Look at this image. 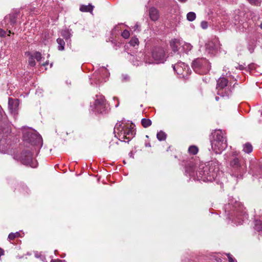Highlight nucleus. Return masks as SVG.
I'll list each match as a JSON object with an SVG mask.
<instances>
[{
    "label": "nucleus",
    "instance_id": "obj_15",
    "mask_svg": "<svg viewBox=\"0 0 262 262\" xmlns=\"http://www.w3.org/2000/svg\"><path fill=\"white\" fill-rule=\"evenodd\" d=\"M94 8V6L91 4L88 5H82L80 7V10L82 12H89L92 13Z\"/></svg>",
    "mask_w": 262,
    "mask_h": 262
},
{
    "label": "nucleus",
    "instance_id": "obj_34",
    "mask_svg": "<svg viewBox=\"0 0 262 262\" xmlns=\"http://www.w3.org/2000/svg\"><path fill=\"white\" fill-rule=\"evenodd\" d=\"M37 61H40L42 58L41 54L39 52H35L33 55Z\"/></svg>",
    "mask_w": 262,
    "mask_h": 262
},
{
    "label": "nucleus",
    "instance_id": "obj_53",
    "mask_svg": "<svg viewBox=\"0 0 262 262\" xmlns=\"http://www.w3.org/2000/svg\"><path fill=\"white\" fill-rule=\"evenodd\" d=\"M59 262H61L62 261L61 260H58Z\"/></svg>",
    "mask_w": 262,
    "mask_h": 262
},
{
    "label": "nucleus",
    "instance_id": "obj_25",
    "mask_svg": "<svg viewBox=\"0 0 262 262\" xmlns=\"http://www.w3.org/2000/svg\"><path fill=\"white\" fill-rule=\"evenodd\" d=\"M230 165L232 167L237 168L241 167L238 159L235 158L232 161H231L230 162Z\"/></svg>",
    "mask_w": 262,
    "mask_h": 262
},
{
    "label": "nucleus",
    "instance_id": "obj_28",
    "mask_svg": "<svg viewBox=\"0 0 262 262\" xmlns=\"http://www.w3.org/2000/svg\"><path fill=\"white\" fill-rule=\"evenodd\" d=\"M129 43L130 45V46L135 47L136 45H138L139 43L138 39L136 37H132Z\"/></svg>",
    "mask_w": 262,
    "mask_h": 262
},
{
    "label": "nucleus",
    "instance_id": "obj_52",
    "mask_svg": "<svg viewBox=\"0 0 262 262\" xmlns=\"http://www.w3.org/2000/svg\"><path fill=\"white\" fill-rule=\"evenodd\" d=\"M244 146V150H245V148H246V144L243 145Z\"/></svg>",
    "mask_w": 262,
    "mask_h": 262
},
{
    "label": "nucleus",
    "instance_id": "obj_12",
    "mask_svg": "<svg viewBox=\"0 0 262 262\" xmlns=\"http://www.w3.org/2000/svg\"><path fill=\"white\" fill-rule=\"evenodd\" d=\"M208 170V168L207 167H203L202 169L200 168L199 170L196 171L198 177L201 178V179L206 178L209 174Z\"/></svg>",
    "mask_w": 262,
    "mask_h": 262
},
{
    "label": "nucleus",
    "instance_id": "obj_3",
    "mask_svg": "<svg viewBox=\"0 0 262 262\" xmlns=\"http://www.w3.org/2000/svg\"><path fill=\"white\" fill-rule=\"evenodd\" d=\"M152 58L158 62L163 63L166 60L165 52L163 48L155 47L152 51Z\"/></svg>",
    "mask_w": 262,
    "mask_h": 262
},
{
    "label": "nucleus",
    "instance_id": "obj_49",
    "mask_svg": "<svg viewBox=\"0 0 262 262\" xmlns=\"http://www.w3.org/2000/svg\"><path fill=\"white\" fill-rule=\"evenodd\" d=\"M180 2H182V3H185L186 2L187 0H179Z\"/></svg>",
    "mask_w": 262,
    "mask_h": 262
},
{
    "label": "nucleus",
    "instance_id": "obj_40",
    "mask_svg": "<svg viewBox=\"0 0 262 262\" xmlns=\"http://www.w3.org/2000/svg\"><path fill=\"white\" fill-rule=\"evenodd\" d=\"M226 255L228 257L229 262H234V259L232 258V255L230 253L226 254Z\"/></svg>",
    "mask_w": 262,
    "mask_h": 262
},
{
    "label": "nucleus",
    "instance_id": "obj_7",
    "mask_svg": "<svg viewBox=\"0 0 262 262\" xmlns=\"http://www.w3.org/2000/svg\"><path fill=\"white\" fill-rule=\"evenodd\" d=\"M0 130L6 136L11 133V126L7 118L4 119L0 123Z\"/></svg>",
    "mask_w": 262,
    "mask_h": 262
},
{
    "label": "nucleus",
    "instance_id": "obj_32",
    "mask_svg": "<svg viewBox=\"0 0 262 262\" xmlns=\"http://www.w3.org/2000/svg\"><path fill=\"white\" fill-rule=\"evenodd\" d=\"M6 118H7L6 114L0 105V123H1L2 120H4V119Z\"/></svg>",
    "mask_w": 262,
    "mask_h": 262
},
{
    "label": "nucleus",
    "instance_id": "obj_4",
    "mask_svg": "<svg viewBox=\"0 0 262 262\" xmlns=\"http://www.w3.org/2000/svg\"><path fill=\"white\" fill-rule=\"evenodd\" d=\"M207 64V61L204 58H196L194 59L191 64V67L195 73L202 74L203 69Z\"/></svg>",
    "mask_w": 262,
    "mask_h": 262
},
{
    "label": "nucleus",
    "instance_id": "obj_38",
    "mask_svg": "<svg viewBox=\"0 0 262 262\" xmlns=\"http://www.w3.org/2000/svg\"><path fill=\"white\" fill-rule=\"evenodd\" d=\"M253 147L249 143H247V153L249 154L252 151Z\"/></svg>",
    "mask_w": 262,
    "mask_h": 262
},
{
    "label": "nucleus",
    "instance_id": "obj_27",
    "mask_svg": "<svg viewBox=\"0 0 262 262\" xmlns=\"http://www.w3.org/2000/svg\"><path fill=\"white\" fill-rule=\"evenodd\" d=\"M20 235V234L18 232H16L15 233H11L8 235V238L10 240H13L16 237H19Z\"/></svg>",
    "mask_w": 262,
    "mask_h": 262
},
{
    "label": "nucleus",
    "instance_id": "obj_26",
    "mask_svg": "<svg viewBox=\"0 0 262 262\" xmlns=\"http://www.w3.org/2000/svg\"><path fill=\"white\" fill-rule=\"evenodd\" d=\"M17 13H14L10 16V21L11 25L14 26L16 24V19L17 17Z\"/></svg>",
    "mask_w": 262,
    "mask_h": 262
},
{
    "label": "nucleus",
    "instance_id": "obj_37",
    "mask_svg": "<svg viewBox=\"0 0 262 262\" xmlns=\"http://www.w3.org/2000/svg\"><path fill=\"white\" fill-rule=\"evenodd\" d=\"M250 4L255 6H258L260 4L261 0H248Z\"/></svg>",
    "mask_w": 262,
    "mask_h": 262
},
{
    "label": "nucleus",
    "instance_id": "obj_19",
    "mask_svg": "<svg viewBox=\"0 0 262 262\" xmlns=\"http://www.w3.org/2000/svg\"><path fill=\"white\" fill-rule=\"evenodd\" d=\"M57 42L58 44V49L62 51L64 49L65 42L63 39L58 38L57 39Z\"/></svg>",
    "mask_w": 262,
    "mask_h": 262
},
{
    "label": "nucleus",
    "instance_id": "obj_42",
    "mask_svg": "<svg viewBox=\"0 0 262 262\" xmlns=\"http://www.w3.org/2000/svg\"><path fill=\"white\" fill-rule=\"evenodd\" d=\"M129 77L128 75H124V76H123V80L124 81H128V80H129Z\"/></svg>",
    "mask_w": 262,
    "mask_h": 262
},
{
    "label": "nucleus",
    "instance_id": "obj_51",
    "mask_svg": "<svg viewBox=\"0 0 262 262\" xmlns=\"http://www.w3.org/2000/svg\"><path fill=\"white\" fill-rule=\"evenodd\" d=\"M260 28L262 29V22L261 23L260 25H259Z\"/></svg>",
    "mask_w": 262,
    "mask_h": 262
},
{
    "label": "nucleus",
    "instance_id": "obj_30",
    "mask_svg": "<svg viewBox=\"0 0 262 262\" xmlns=\"http://www.w3.org/2000/svg\"><path fill=\"white\" fill-rule=\"evenodd\" d=\"M256 65L254 63H250L248 65V70L250 74H253L254 71L256 69Z\"/></svg>",
    "mask_w": 262,
    "mask_h": 262
},
{
    "label": "nucleus",
    "instance_id": "obj_44",
    "mask_svg": "<svg viewBox=\"0 0 262 262\" xmlns=\"http://www.w3.org/2000/svg\"><path fill=\"white\" fill-rule=\"evenodd\" d=\"M240 70H242L244 69V67L243 65H238Z\"/></svg>",
    "mask_w": 262,
    "mask_h": 262
},
{
    "label": "nucleus",
    "instance_id": "obj_41",
    "mask_svg": "<svg viewBox=\"0 0 262 262\" xmlns=\"http://www.w3.org/2000/svg\"><path fill=\"white\" fill-rule=\"evenodd\" d=\"M6 32L3 29L0 28V36L4 37L5 36Z\"/></svg>",
    "mask_w": 262,
    "mask_h": 262
},
{
    "label": "nucleus",
    "instance_id": "obj_16",
    "mask_svg": "<svg viewBox=\"0 0 262 262\" xmlns=\"http://www.w3.org/2000/svg\"><path fill=\"white\" fill-rule=\"evenodd\" d=\"M256 40L255 39H253L252 40L249 41L248 50L251 53L254 52V48L256 46Z\"/></svg>",
    "mask_w": 262,
    "mask_h": 262
},
{
    "label": "nucleus",
    "instance_id": "obj_6",
    "mask_svg": "<svg viewBox=\"0 0 262 262\" xmlns=\"http://www.w3.org/2000/svg\"><path fill=\"white\" fill-rule=\"evenodd\" d=\"M213 136V141L211 140L212 145L214 144L215 146H217L219 147H222V148L225 147L226 146V143H224V138L221 133H215L214 134H212Z\"/></svg>",
    "mask_w": 262,
    "mask_h": 262
},
{
    "label": "nucleus",
    "instance_id": "obj_36",
    "mask_svg": "<svg viewBox=\"0 0 262 262\" xmlns=\"http://www.w3.org/2000/svg\"><path fill=\"white\" fill-rule=\"evenodd\" d=\"M236 221L239 224H243L244 222V217L243 215H237L236 216Z\"/></svg>",
    "mask_w": 262,
    "mask_h": 262
},
{
    "label": "nucleus",
    "instance_id": "obj_24",
    "mask_svg": "<svg viewBox=\"0 0 262 262\" xmlns=\"http://www.w3.org/2000/svg\"><path fill=\"white\" fill-rule=\"evenodd\" d=\"M198 148L194 145H191L189 147L188 151L192 155H195L198 152Z\"/></svg>",
    "mask_w": 262,
    "mask_h": 262
},
{
    "label": "nucleus",
    "instance_id": "obj_22",
    "mask_svg": "<svg viewBox=\"0 0 262 262\" xmlns=\"http://www.w3.org/2000/svg\"><path fill=\"white\" fill-rule=\"evenodd\" d=\"M196 18V14L193 12H190L187 14V19L189 21H193Z\"/></svg>",
    "mask_w": 262,
    "mask_h": 262
},
{
    "label": "nucleus",
    "instance_id": "obj_46",
    "mask_svg": "<svg viewBox=\"0 0 262 262\" xmlns=\"http://www.w3.org/2000/svg\"><path fill=\"white\" fill-rule=\"evenodd\" d=\"M48 64H49V61H47L45 63H42V66H46L48 65Z\"/></svg>",
    "mask_w": 262,
    "mask_h": 262
},
{
    "label": "nucleus",
    "instance_id": "obj_18",
    "mask_svg": "<svg viewBox=\"0 0 262 262\" xmlns=\"http://www.w3.org/2000/svg\"><path fill=\"white\" fill-rule=\"evenodd\" d=\"M167 135L162 130L158 132L157 134V138L159 141H164L166 140Z\"/></svg>",
    "mask_w": 262,
    "mask_h": 262
},
{
    "label": "nucleus",
    "instance_id": "obj_1",
    "mask_svg": "<svg viewBox=\"0 0 262 262\" xmlns=\"http://www.w3.org/2000/svg\"><path fill=\"white\" fill-rule=\"evenodd\" d=\"M15 158L23 164L32 168H36L38 166L37 161L33 158L32 153L29 150H23L19 155H15Z\"/></svg>",
    "mask_w": 262,
    "mask_h": 262
},
{
    "label": "nucleus",
    "instance_id": "obj_14",
    "mask_svg": "<svg viewBox=\"0 0 262 262\" xmlns=\"http://www.w3.org/2000/svg\"><path fill=\"white\" fill-rule=\"evenodd\" d=\"M195 166L192 162H190L185 166V172L191 176L195 170Z\"/></svg>",
    "mask_w": 262,
    "mask_h": 262
},
{
    "label": "nucleus",
    "instance_id": "obj_33",
    "mask_svg": "<svg viewBox=\"0 0 262 262\" xmlns=\"http://www.w3.org/2000/svg\"><path fill=\"white\" fill-rule=\"evenodd\" d=\"M29 64L31 67H34L36 64L35 61L34 60V57L33 55H31L28 60Z\"/></svg>",
    "mask_w": 262,
    "mask_h": 262
},
{
    "label": "nucleus",
    "instance_id": "obj_2",
    "mask_svg": "<svg viewBox=\"0 0 262 262\" xmlns=\"http://www.w3.org/2000/svg\"><path fill=\"white\" fill-rule=\"evenodd\" d=\"M24 141L33 146H40L42 145V140L41 136L34 131L26 132L23 136Z\"/></svg>",
    "mask_w": 262,
    "mask_h": 262
},
{
    "label": "nucleus",
    "instance_id": "obj_13",
    "mask_svg": "<svg viewBox=\"0 0 262 262\" xmlns=\"http://www.w3.org/2000/svg\"><path fill=\"white\" fill-rule=\"evenodd\" d=\"M228 80L225 78H220L217 81L216 89L219 90H223L225 88L228 83Z\"/></svg>",
    "mask_w": 262,
    "mask_h": 262
},
{
    "label": "nucleus",
    "instance_id": "obj_11",
    "mask_svg": "<svg viewBox=\"0 0 262 262\" xmlns=\"http://www.w3.org/2000/svg\"><path fill=\"white\" fill-rule=\"evenodd\" d=\"M185 63L181 61L178 62L175 64H172L173 70L177 72L178 74H182V72L183 71V69L185 68Z\"/></svg>",
    "mask_w": 262,
    "mask_h": 262
},
{
    "label": "nucleus",
    "instance_id": "obj_54",
    "mask_svg": "<svg viewBox=\"0 0 262 262\" xmlns=\"http://www.w3.org/2000/svg\"><path fill=\"white\" fill-rule=\"evenodd\" d=\"M146 138H148V136L146 135Z\"/></svg>",
    "mask_w": 262,
    "mask_h": 262
},
{
    "label": "nucleus",
    "instance_id": "obj_45",
    "mask_svg": "<svg viewBox=\"0 0 262 262\" xmlns=\"http://www.w3.org/2000/svg\"><path fill=\"white\" fill-rule=\"evenodd\" d=\"M243 174H238L237 176V178L238 179H239V178L243 179Z\"/></svg>",
    "mask_w": 262,
    "mask_h": 262
},
{
    "label": "nucleus",
    "instance_id": "obj_5",
    "mask_svg": "<svg viewBox=\"0 0 262 262\" xmlns=\"http://www.w3.org/2000/svg\"><path fill=\"white\" fill-rule=\"evenodd\" d=\"M92 110L99 114L106 113V109L104 98H100L97 99L95 101L94 106Z\"/></svg>",
    "mask_w": 262,
    "mask_h": 262
},
{
    "label": "nucleus",
    "instance_id": "obj_23",
    "mask_svg": "<svg viewBox=\"0 0 262 262\" xmlns=\"http://www.w3.org/2000/svg\"><path fill=\"white\" fill-rule=\"evenodd\" d=\"M206 47L209 51H214L216 49V46L213 42H209L206 45Z\"/></svg>",
    "mask_w": 262,
    "mask_h": 262
},
{
    "label": "nucleus",
    "instance_id": "obj_50",
    "mask_svg": "<svg viewBox=\"0 0 262 262\" xmlns=\"http://www.w3.org/2000/svg\"><path fill=\"white\" fill-rule=\"evenodd\" d=\"M219 97L216 96V97H215V99H216V100H217H217H219Z\"/></svg>",
    "mask_w": 262,
    "mask_h": 262
},
{
    "label": "nucleus",
    "instance_id": "obj_29",
    "mask_svg": "<svg viewBox=\"0 0 262 262\" xmlns=\"http://www.w3.org/2000/svg\"><path fill=\"white\" fill-rule=\"evenodd\" d=\"M257 165V161L255 158H254L253 160H251L250 162V165L249 168L251 170H253L255 167Z\"/></svg>",
    "mask_w": 262,
    "mask_h": 262
},
{
    "label": "nucleus",
    "instance_id": "obj_48",
    "mask_svg": "<svg viewBox=\"0 0 262 262\" xmlns=\"http://www.w3.org/2000/svg\"><path fill=\"white\" fill-rule=\"evenodd\" d=\"M118 126L119 127H121V124H118V123H117V124H116V126H115V127H117Z\"/></svg>",
    "mask_w": 262,
    "mask_h": 262
},
{
    "label": "nucleus",
    "instance_id": "obj_43",
    "mask_svg": "<svg viewBox=\"0 0 262 262\" xmlns=\"http://www.w3.org/2000/svg\"><path fill=\"white\" fill-rule=\"evenodd\" d=\"M111 41H112V42L113 43H114V45H115V46H117V47H120V45H121V43H120V42H117V41H115V40H112Z\"/></svg>",
    "mask_w": 262,
    "mask_h": 262
},
{
    "label": "nucleus",
    "instance_id": "obj_47",
    "mask_svg": "<svg viewBox=\"0 0 262 262\" xmlns=\"http://www.w3.org/2000/svg\"><path fill=\"white\" fill-rule=\"evenodd\" d=\"M145 146L149 147H151V145L149 143H147L145 144Z\"/></svg>",
    "mask_w": 262,
    "mask_h": 262
},
{
    "label": "nucleus",
    "instance_id": "obj_31",
    "mask_svg": "<svg viewBox=\"0 0 262 262\" xmlns=\"http://www.w3.org/2000/svg\"><path fill=\"white\" fill-rule=\"evenodd\" d=\"M259 18V15L256 13H251V19L253 21V23L256 24L257 20H258Z\"/></svg>",
    "mask_w": 262,
    "mask_h": 262
},
{
    "label": "nucleus",
    "instance_id": "obj_10",
    "mask_svg": "<svg viewBox=\"0 0 262 262\" xmlns=\"http://www.w3.org/2000/svg\"><path fill=\"white\" fill-rule=\"evenodd\" d=\"M148 14L150 19L152 21L157 20L160 16L158 10L155 7H151L148 10Z\"/></svg>",
    "mask_w": 262,
    "mask_h": 262
},
{
    "label": "nucleus",
    "instance_id": "obj_35",
    "mask_svg": "<svg viewBox=\"0 0 262 262\" xmlns=\"http://www.w3.org/2000/svg\"><path fill=\"white\" fill-rule=\"evenodd\" d=\"M121 36L125 39L128 38L130 36L129 32L127 30H124L122 33Z\"/></svg>",
    "mask_w": 262,
    "mask_h": 262
},
{
    "label": "nucleus",
    "instance_id": "obj_9",
    "mask_svg": "<svg viewBox=\"0 0 262 262\" xmlns=\"http://www.w3.org/2000/svg\"><path fill=\"white\" fill-rule=\"evenodd\" d=\"M19 105V101L17 99L9 98L8 106L12 113H15Z\"/></svg>",
    "mask_w": 262,
    "mask_h": 262
},
{
    "label": "nucleus",
    "instance_id": "obj_20",
    "mask_svg": "<svg viewBox=\"0 0 262 262\" xmlns=\"http://www.w3.org/2000/svg\"><path fill=\"white\" fill-rule=\"evenodd\" d=\"M141 123L143 127L147 128L151 125L152 122L149 119L143 118Z\"/></svg>",
    "mask_w": 262,
    "mask_h": 262
},
{
    "label": "nucleus",
    "instance_id": "obj_8",
    "mask_svg": "<svg viewBox=\"0 0 262 262\" xmlns=\"http://www.w3.org/2000/svg\"><path fill=\"white\" fill-rule=\"evenodd\" d=\"M135 125L132 123L129 127H127L125 129L123 127L124 130V138L125 139H129L130 138L133 137L136 134V129L135 128Z\"/></svg>",
    "mask_w": 262,
    "mask_h": 262
},
{
    "label": "nucleus",
    "instance_id": "obj_17",
    "mask_svg": "<svg viewBox=\"0 0 262 262\" xmlns=\"http://www.w3.org/2000/svg\"><path fill=\"white\" fill-rule=\"evenodd\" d=\"M61 35L65 39L66 41L70 39L71 34L68 30H64L61 31Z\"/></svg>",
    "mask_w": 262,
    "mask_h": 262
},
{
    "label": "nucleus",
    "instance_id": "obj_21",
    "mask_svg": "<svg viewBox=\"0 0 262 262\" xmlns=\"http://www.w3.org/2000/svg\"><path fill=\"white\" fill-rule=\"evenodd\" d=\"M178 42L177 40L175 39L174 40L170 41V46L172 50L174 52H176L178 51V46L177 45V43Z\"/></svg>",
    "mask_w": 262,
    "mask_h": 262
},
{
    "label": "nucleus",
    "instance_id": "obj_39",
    "mask_svg": "<svg viewBox=\"0 0 262 262\" xmlns=\"http://www.w3.org/2000/svg\"><path fill=\"white\" fill-rule=\"evenodd\" d=\"M201 26L202 29H206L208 28V23L206 21H202L201 23Z\"/></svg>",
    "mask_w": 262,
    "mask_h": 262
}]
</instances>
